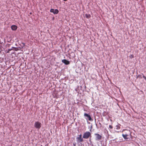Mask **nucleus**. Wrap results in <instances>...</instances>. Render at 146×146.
Wrapping results in <instances>:
<instances>
[{
	"label": "nucleus",
	"mask_w": 146,
	"mask_h": 146,
	"mask_svg": "<svg viewBox=\"0 0 146 146\" xmlns=\"http://www.w3.org/2000/svg\"><path fill=\"white\" fill-rule=\"evenodd\" d=\"M34 126L36 129L37 130H39L41 127V124L39 121H36L35 123Z\"/></svg>",
	"instance_id": "nucleus-1"
},
{
	"label": "nucleus",
	"mask_w": 146,
	"mask_h": 146,
	"mask_svg": "<svg viewBox=\"0 0 146 146\" xmlns=\"http://www.w3.org/2000/svg\"><path fill=\"white\" fill-rule=\"evenodd\" d=\"M90 137H91V133L89 131H86L84 133L83 135V138L88 139Z\"/></svg>",
	"instance_id": "nucleus-2"
},
{
	"label": "nucleus",
	"mask_w": 146,
	"mask_h": 146,
	"mask_svg": "<svg viewBox=\"0 0 146 146\" xmlns=\"http://www.w3.org/2000/svg\"><path fill=\"white\" fill-rule=\"evenodd\" d=\"M84 117L87 120H88L90 121H92L93 120V119H92L90 115L86 113H84Z\"/></svg>",
	"instance_id": "nucleus-3"
},
{
	"label": "nucleus",
	"mask_w": 146,
	"mask_h": 146,
	"mask_svg": "<svg viewBox=\"0 0 146 146\" xmlns=\"http://www.w3.org/2000/svg\"><path fill=\"white\" fill-rule=\"evenodd\" d=\"M94 135L96 136V140L97 141H99L102 139V137L100 134L98 133H95Z\"/></svg>",
	"instance_id": "nucleus-4"
},
{
	"label": "nucleus",
	"mask_w": 146,
	"mask_h": 146,
	"mask_svg": "<svg viewBox=\"0 0 146 146\" xmlns=\"http://www.w3.org/2000/svg\"><path fill=\"white\" fill-rule=\"evenodd\" d=\"M50 12L53 13L54 14H56L58 13L59 11L57 9H51L50 10Z\"/></svg>",
	"instance_id": "nucleus-5"
},
{
	"label": "nucleus",
	"mask_w": 146,
	"mask_h": 146,
	"mask_svg": "<svg viewBox=\"0 0 146 146\" xmlns=\"http://www.w3.org/2000/svg\"><path fill=\"white\" fill-rule=\"evenodd\" d=\"M76 140L77 143H79L84 141V140L82 138H80L77 137L76 138Z\"/></svg>",
	"instance_id": "nucleus-6"
},
{
	"label": "nucleus",
	"mask_w": 146,
	"mask_h": 146,
	"mask_svg": "<svg viewBox=\"0 0 146 146\" xmlns=\"http://www.w3.org/2000/svg\"><path fill=\"white\" fill-rule=\"evenodd\" d=\"M122 136L125 139H129L130 138V137H131L129 136H128V135L124 134H122Z\"/></svg>",
	"instance_id": "nucleus-7"
},
{
	"label": "nucleus",
	"mask_w": 146,
	"mask_h": 146,
	"mask_svg": "<svg viewBox=\"0 0 146 146\" xmlns=\"http://www.w3.org/2000/svg\"><path fill=\"white\" fill-rule=\"evenodd\" d=\"M62 62L66 65H68L70 64L69 61L66 59L62 60Z\"/></svg>",
	"instance_id": "nucleus-8"
},
{
	"label": "nucleus",
	"mask_w": 146,
	"mask_h": 146,
	"mask_svg": "<svg viewBox=\"0 0 146 146\" xmlns=\"http://www.w3.org/2000/svg\"><path fill=\"white\" fill-rule=\"evenodd\" d=\"M125 132H124V134H127L128 135V136H131V132L129 130H125Z\"/></svg>",
	"instance_id": "nucleus-9"
},
{
	"label": "nucleus",
	"mask_w": 146,
	"mask_h": 146,
	"mask_svg": "<svg viewBox=\"0 0 146 146\" xmlns=\"http://www.w3.org/2000/svg\"><path fill=\"white\" fill-rule=\"evenodd\" d=\"M11 29L13 31L16 30L17 29V27L15 25H12L11 27Z\"/></svg>",
	"instance_id": "nucleus-10"
},
{
	"label": "nucleus",
	"mask_w": 146,
	"mask_h": 146,
	"mask_svg": "<svg viewBox=\"0 0 146 146\" xmlns=\"http://www.w3.org/2000/svg\"><path fill=\"white\" fill-rule=\"evenodd\" d=\"M13 48H15V51H17V48H16V47H12L11 48H9L8 49V52L11 51L12 50H13Z\"/></svg>",
	"instance_id": "nucleus-11"
},
{
	"label": "nucleus",
	"mask_w": 146,
	"mask_h": 146,
	"mask_svg": "<svg viewBox=\"0 0 146 146\" xmlns=\"http://www.w3.org/2000/svg\"><path fill=\"white\" fill-rule=\"evenodd\" d=\"M85 15L86 16V18H89L90 17V14H86Z\"/></svg>",
	"instance_id": "nucleus-12"
},
{
	"label": "nucleus",
	"mask_w": 146,
	"mask_h": 146,
	"mask_svg": "<svg viewBox=\"0 0 146 146\" xmlns=\"http://www.w3.org/2000/svg\"><path fill=\"white\" fill-rule=\"evenodd\" d=\"M142 78V76L141 75H138L137 76V78Z\"/></svg>",
	"instance_id": "nucleus-13"
},
{
	"label": "nucleus",
	"mask_w": 146,
	"mask_h": 146,
	"mask_svg": "<svg viewBox=\"0 0 146 146\" xmlns=\"http://www.w3.org/2000/svg\"><path fill=\"white\" fill-rule=\"evenodd\" d=\"M143 75V78L145 79V80L146 81V77L143 74H142Z\"/></svg>",
	"instance_id": "nucleus-14"
},
{
	"label": "nucleus",
	"mask_w": 146,
	"mask_h": 146,
	"mask_svg": "<svg viewBox=\"0 0 146 146\" xmlns=\"http://www.w3.org/2000/svg\"><path fill=\"white\" fill-rule=\"evenodd\" d=\"M109 127L110 129H112L113 128V127L111 125H109Z\"/></svg>",
	"instance_id": "nucleus-15"
},
{
	"label": "nucleus",
	"mask_w": 146,
	"mask_h": 146,
	"mask_svg": "<svg viewBox=\"0 0 146 146\" xmlns=\"http://www.w3.org/2000/svg\"><path fill=\"white\" fill-rule=\"evenodd\" d=\"M79 137L82 138V135L81 134H80V135H79Z\"/></svg>",
	"instance_id": "nucleus-16"
},
{
	"label": "nucleus",
	"mask_w": 146,
	"mask_h": 146,
	"mask_svg": "<svg viewBox=\"0 0 146 146\" xmlns=\"http://www.w3.org/2000/svg\"><path fill=\"white\" fill-rule=\"evenodd\" d=\"M73 146H76V143L75 142L73 143Z\"/></svg>",
	"instance_id": "nucleus-17"
},
{
	"label": "nucleus",
	"mask_w": 146,
	"mask_h": 146,
	"mask_svg": "<svg viewBox=\"0 0 146 146\" xmlns=\"http://www.w3.org/2000/svg\"><path fill=\"white\" fill-rule=\"evenodd\" d=\"M130 56L132 58H133L134 56L133 55H131Z\"/></svg>",
	"instance_id": "nucleus-18"
},
{
	"label": "nucleus",
	"mask_w": 146,
	"mask_h": 146,
	"mask_svg": "<svg viewBox=\"0 0 146 146\" xmlns=\"http://www.w3.org/2000/svg\"><path fill=\"white\" fill-rule=\"evenodd\" d=\"M99 124H100V125L101 126V124L100 122L99 123Z\"/></svg>",
	"instance_id": "nucleus-19"
},
{
	"label": "nucleus",
	"mask_w": 146,
	"mask_h": 146,
	"mask_svg": "<svg viewBox=\"0 0 146 146\" xmlns=\"http://www.w3.org/2000/svg\"><path fill=\"white\" fill-rule=\"evenodd\" d=\"M64 1H67V0H63Z\"/></svg>",
	"instance_id": "nucleus-20"
},
{
	"label": "nucleus",
	"mask_w": 146,
	"mask_h": 146,
	"mask_svg": "<svg viewBox=\"0 0 146 146\" xmlns=\"http://www.w3.org/2000/svg\"><path fill=\"white\" fill-rule=\"evenodd\" d=\"M30 14H31V13H30Z\"/></svg>",
	"instance_id": "nucleus-21"
},
{
	"label": "nucleus",
	"mask_w": 146,
	"mask_h": 146,
	"mask_svg": "<svg viewBox=\"0 0 146 146\" xmlns=\"http://www.w3.org/2000/svg\"><path fill=\"white\" fill-rule=\"evenodd\" d=\"M116 127H118V126H116Z\"/></svg>",
	"instance_id": "nucleus-22"
}]
</instances>
